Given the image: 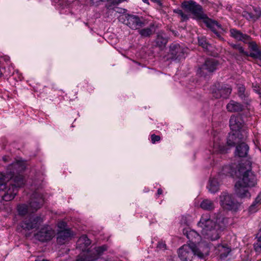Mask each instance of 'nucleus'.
<instances>
[{
  "label": "nucleus",
  "instance_id": "obj_1",
  "mask_svg": "<svg viewBox=\"0 0 261 261\" xmlns=\"http://www.w3.org/2000/svg\"><path fill=\"white\" fill-rule=\"evenodd\" d=\"M251 168L249 161L242 163L238 166V177L239 180L235 185V192L237 196L242 199L250 197L247 188L253 187L257 183L256 177Z\"/></svg>",
  "mask_w": 261,
  "mask_h": 261
},
{
  "label": "nucleus",
  "instance_id": "obj_2",
  "mask_svg": "<svg viewBox=\"0 0 261 261\" xmlns=\"http://www.w3.org/2000/svg\"><path fill=\"white\" fill-rule=\"evenodd\" d=\"M226 219L217 217L216 222L213 221L209 214L202 215L197 226L201 229V233L204 238L212 241L217 240L224 228Z\"/></svg>",
  "mask_w": 261,
  "mask_h": 261
},
{
  "label": "nucleus",
  "instance_id": "obj_3",
  "mask_svg": "<svg viewBox=\"0 0 261 261\" xmlns=\"http://www.w3.org/2000/svg\"><path fill=\"white\" fill-rule=\"evenodd\" d=\"M14 175L6 174L5 173H0V184H7L6 189L2 191L3 194L1 195L3 200L6 201L13 199L17 194L18 188L21 187L25 182L22 175H17L13 179Z\"/></svg>",
  "mask_w": 261,
  "mask_h": 261
},
{
  "label": "nucleus",
  "instance_id": "obj_4",
  "mask_svg": "<svg viewBox=\"0 0 261 261\" xmlns=\"http://www.w3.org/2000/svg\"><path fill=\"white\" fill-rule=\"evenodd\" d=\"M209 251L210 247L206 243L201 242L197 245L193 244L184 245L178 249V254L181 261H192L194 255L204 258Z\"/></svg>",
  "mask_w": 261,
  "mask_h": 261
},
{
  "label": "nucleus",
  "instance_id": "obj_5",
  "mask_svg": "<svg viewBox=\"0 0 261 261\" xmlns=\"http://www.w3.org/2000/svg\"><path fill=\"white\" fill-rule=\"evenodd\" d=\"M91 243L90 240L86 235H83L79 239L77 242V248L83 252V254L80 255L76 261H94L107 249V246L103 245L96 247L94 250L89 251L88 247Z\"/></svg>",
  "mask_w": 261,
  "mask_h": 261
},
{
  "label": "nucleus",
  "instance_id": "obj_6",
  "mask_svg": "<svg viewBox=\"0 0 261 261\" xmlns=\"http://www.w3.org/2000/svg\"><path fill=\"white\" fill-rule=\"evenodd\" d=\"M220 204L221 207L226 210L237 211L241 204L239 202L235 201L233 198L232 195L226 192H223L219 196Z\"/></svg>",
  "mask_w": 261,
  "mask_h": 261
},
{
  "label": "nucleus",
  "instance_id": "obj_7",
  "mask_svg": "<svg viewBox=\"0 0 261 261\" xmlns=\"http://www.w3.org/2000/svg\"><path fill=\"white\" fill-rule=\"evenodd\" d=\"M121 19H123V23L133 30H139L148 23V21L144 18L137 15L126 14Z\"/></svg>",
  "mask_w": 261,
  "mask_h": 261
},
{
  "label": "nucleus",
  "instance_id": "obj_8",
  "mask_svg": "<svg viewBox=\"0 0 261 261\" xmlns=\"http://www.w3.org/2000/svg\"><path fill=\"white\" fill-rule=\"evenodd\" d=\"M181 7L187 12L192 13L197 19H200L204 14L201 6L192 0L184 2L181 4Z\"/></svg>",
  "mask_w": 261,
  "mask_h": 261
},
{
  "label": "nucleus",
  "instance_id": "obj_9",
  "mask_svg": "<svg viewBox=\"0 0 261 261\" xmlns=\"http://www.w3.org/2000/svg\"><path fill=\"white\" fill-rule=\"evenodd\" d=\"M211 91L215 98H227L231 92V89L227 85L218 83L212 86Z\"/></svg>",
  "mask_w": 261,
  "mask_h": 261
},
{
  "label": "nucleus",
  "instance_id": "obj_10",
  "mask_svg": "<svg viewBox=\"0 0 261 261\" xmlns=\"http://www.w3.org/2000/svg\"><path fill=\"white\" fill-rule=\"evenodd\" d=\"M218 65V62L216 59L213 58L208 59L199 68L198 72L201 76H206L216 70Z\"/></svg>",
  "mask_w": 261,
  "mask_h": 261
},
{
  "label": "nucleus",
  "instance_id": "obj_11",
  "mask_svg": "<svg viewBox=\"0 0 261 261\" xmlns=\"http://www.w3.org/2000/svg\"><path fill=\"white\" fill-rule=\"evenodd\" d=\"M44 203V198L41 193L35 192L32 195L30 201V211L32 213L37 212L40 209Z\"/></svg>",
  "mask_w": 261,
  "mask_h": 261
},
{
  "label": "nucleus",
  "instance_id": "obj_12",
  "mask_svg": "<svg viewBox=\"0 0 261 261\" xmlns=\"http://www.w3.org/2000/svg\"><path fill=\"white\" fill-rule=\"evenodd\" d=\"M55 235V232L49 226H44L35 234L36 239L41 242L50 241Z\"/></svg>",
  "mask_w": 261,
  "mask_h": 261
},
{
  "label": "nucleus",
  "instance_id": "obj_13",
  "mask_svg": "<svg viewBox=\"0 0 261 261\" xmlns=\"http://www.w3.org/2000/svg\"><path fill=\"white\" fill-rule=\"evenodd\" d=\"M229 126L232 132H239L243 134L245 132L246 135L247 134L240 116H232L229 120Z\"/></svg>",
  "mask_w": 261,
  "mask_h": 261
},
{
  "label": "nucleus",
  "instance_id": "obj_14",
  "mask_svg": "<svg viewBox=\"0 0 261 261\" xmlns=\"http://www.w3.org/2000/svg\"><path fill=\"white\" fill-rule=\"evenodd\" d=\"M186 50V48L178 43H172L169 47V54L171 56V59L179 60L185 58L184 55Z\"/></svg>",
  "mask_w": 261,
  "mask_h": 261
},
{
  "label": "nucleus",
  "instance_id": "obj_15",
  "mask_svg": "<svg viewBox=\"0 0 261 261\" xmlns=\"http://www.w3.org/2000/svg\"><path fill=\"white\" fill-rule=\"evenodd\" d=\"M233 133L229 134L227 139V144L230 147L239 144L243 141L246 137V133L244 132V134L239 132H232Z\"/></svg>",
  "mask_w": 261,
  "mask_h": 261
},
{
  "label": "nucleus",
  "instance_id": "obj_16",
  "mask_svg": "<svg viewBox=\"0 0 261 261\" xmlns=\"http://www.w3.org/2000/svg\"><path fill=\"white\" fill-rule=\"evenodd\" d=\"M43 219L39 216H37L34 218L25 219L22 223V227L23 229L31 230L38 227L42 222Z\"/></svg>",
  "mask_w": 261,
  "mask_h": 261
},
{
  "label": "nucleus",
  "instance_id": "obj_17",
  "mask_svg": "<svg viewBox=\"0 0 261 261\" xmlns=\"http://www.w3.org/2000/svg\"><path fill=\"white\" fill-rule=\"evenodd\" d=\"M184 234L186 236L187 239L191 243L190 244H193L198 245L199 241L201 239V236L194 230L191 229L189 228H186L183 230Z\"/></svg>",
  "mask_w": 261,
  "mask_h": 261
},
{
  "label": "nucleus",
  "instance_id": "obj_18",
  "mask_svg": "<svg viewBox=\"0 0 261 261\" xmlns=\"http://www.w3.org/2000/svg\"><path fill=\"white\" fill-rule=\"evenodd\" d=\"M229 32L230 37L238 41H241L245 43H247L251 39L249 35L242 33L240 31L236 29H230Z\"/></svg>",
  "mask_w": 261,
  "mask_h": 261
},
{
  "label": "nucleus",
  "instance_id": "obj_19",
  "mask_svg": "<svg viewBox=\"0 0 261 261\" xmlns=\"http://www.w3.org/2000/svg\"><path fill=\"white\" fill-rule=\"evenodd\" d=\"M59 229L57 234V243L59 245L65 243V222H60L58 225Z\"/></svg>",
  "mask_w": 261,
  "mask_h": 261
},
{
  "label": "nucleus",
  "instance_id": "obj_20",
  "mask_svg": "<svg viewBox=\"0 0 261 261\" xmlns=\"http://www.w3.org/2000/svg\"><path fill=\"white\" fill-rule=\"evenodd\" d=\"M199 20H202L206 26L210 29L212 31L215 30V29L223 30L221 24H219L217 21L209 18L205 14H203V16Z\"/></svg>",
  "mask_w": 261,
  "mask_h": 261
},
{
  "label": "nucleus",
  "instance_id": "obj_21",
  "mask_svg": "<svg viewBox=\"0 0 261 261\" xmlns=\"http://www.w3.org/2000/svg\"><path fill=\"white\" fill-rule=\"evenodd\" d=\"M25 169V166L23 163L20 161H17L10 165L9 166V170L5 173L6 174H12L14 175L15 173H18Z\"/></svg>",
  "mask_w": 261,
  "mask_h": 261
},
{
  "label": "nucleus",
  "instance_id": "obj_22",
  "mask_svg": "<svg viewBox=\"0 0 261 261\" xmlns=\"http://www.w3.org/2000/svg\"><path fill=\"white\" fill-rule=\"evenodd\" d=\"M243 16L249 20L255 21L261 15V10L259 8L253 7L252 12L245 11L243 12Z\"/></svg>",
  "mask_w": 261,
  "mask_h": 261
},
{
  "label": "nucleus",
  "instance_id": "obj_23",
  "mask_svg": "<svg viewBox=\"0 0 261 261\" xmlns=\"http://www.w3.org/2000/svg\"><path fill=\"white\" fill-rule=\"evenodd\" d=\"M215 250L216 253L218 254L221 259L226 257L231 251V248L226 244L218 245Z\"/></svg>",
  "mask_w": 261,
  "mask_h": 261
},
{
  "label": "nucleus",
  "instance_id": "obj_24",
  "mask_svg": "<svg viewBox=\"0 0 261 261\" xmlns=\"http://www.w3.org/2000/svg\"><path fill=\"white\" fill-rule=\"evenodd\" d=\"M249 148L248 145L242 141L236 147L235 152L236 155L240 158L246 156L248 152Z\"/></svg>",
  "mask_w": 261,
  "mask_h": 261
},
{
  "label": "nucleus",
  "instance_id": "obj_25",
  "mask_svg": "<svg viewBox=\"0 0 261 261\" xmlns=\"http://www.w3.org/2000/svg\"><path fill=\"white\" fill-rule=\"evenodd\" d=\"M168 42V38L163 31H160L157 33L155 43L160 48H164Z\"/></svg>",
  "mask_w": 261,
  "mask_h": 261
},
{
  "label": "nucleus",
  "instance_id": "obj_26",
  "mask_svg": "<svg viewBox=\"0 0 261 261\" xmlns=\"http://www.w3.org/2000/svg\"><path fill=\"white\" fill-rule=\"evenodd\" d=\"M226 109L230 112H239L243 110V107L241 103L231 100L227 105Z\"/></svg>",
  "mask_w": 261,
  "mask_h": 261
},
{
  "label": "nucleus",
  "instance_id": "obj_27",
  "mask_svg": "<svg viewBox=\"0 0 261 261\" xmlns=\"http://www.w3.org/2000/svg\"><path fill=\"white\" fill-rule=\"evenodd\" d=\"M139 30V33L142 37H150L155 31L154 24L151 23L148 27Z\"/></svg>",
  "mask_w": 261,
  "mask_h": 261
},
{
  "label": "nucleus",
  "instance_id": "obj_28",
  "mask_svg": "<svg viewBox=\"0 0 261 261\" xmlns=\"http://www.w3.org/2000/svg\"><path fill=\"white\" fill-rule=\"evenodd\" d=\"M220 184L217 178H211L207 186L208 191L212 193H215L219 191Z\"/></svg>",
  "mask_w": 261,
  "mask_h": 261
},
{
  "label": "nucleus",
  "instance_id": "obj_29",
  "mask_svg": "<svg viewBox=\"0 0 261 261\" xmlns=\"http://www.w3.org/2000/svg\"><path fill=\"white\" fill-rule=\"evenodd\" d=\"M200 206L203 210L208 211L213 210L215 207L214 201L208 199L203 200L200 204Z\"/></svg>",
  "mask_w": 261,
  "mask_h": 261
},
{
  "label": "nucleus",
  "instance_id": "obj_30",
  "mask_svg": "<svg viewBox=\"0 0 261 261\" xmlns=\"http://www.w3.org/2000/svg\"><path fill=\"white\" fill-rule=\"evenodd\" d=\"M222 173L227 176H238V169L236 170L231 165H226L223 167L222 170Z\"/></svg>",
  "mask_w": 261,
  "mask_h": 261
},
{
  "label": "nucleus",
  "instance_id": "obj_31",
  "mask_svg": "<svg viewBox=\"0 0 261 261\" xmlns=\"http://www.w3.org/2000/svg\"><path fill=\"white\" fill-rule=\"evenodd\" d=\"M17 211L18 214L21 216H24L28 213H33L30 211L29 204H21L17 205Z\"/></svg>",
  "mask_w": 261,
  "mask_h": 261
},
{
  "label": "nucleus",
  "instance_id": "obj_32",
  "mask_svg": "<svg viewBox=\"0 0 261 261\" xmlns=\"http://www.w3.org/2000/svg\"><path fill=\"white\" fill-rule=\"evenodd\" d=\"M256 242L254 244V249L257 253L261 252V230L257 233Z\"/></svg>",
  "mask_w": 261,
  "mask_h": 261
},
{
  "label": "nucleus",
  "instance_id": "obj_33",
  "mask_svg": "<svg viewBox=\"0 0 261 261\" xmlns=\"http://www.w3.org/2000/svg\"><path fill=\"white\" fill-rule=\"evenodd\" d=\"M198 43L200 46H202L203 48L207 51L210 50L212 48L211 44L207 42L205 37L199 38Z\"/></svg>",
  "mask_w": 261,
  "mask_h": 261
},
{
  "label": "nucleus",
  "instance_id": "obj_34",
  "mask_svg": "<svg viewBox=\"0 0 261 261\" xmlns=\"http://www.w3.org/2000/svg\"><path fill=\"white\" fill-rule=\"evenodd\" d=\"M247 56L251 57L253 59L257 60V62L261 66V51L258 49L256 51H254L248 53V55Z\"/></svg>",
  "mask_w": 261,
  "mask_h": 261
},
{
  "label": "nucleus",
  "instance_id": "obj_35",
  "mask_svg": "<svg viewBox=\"0 0 261 261\" xmlns=\"http://www.w3.org/2000/svg\"><path fill=\"white\" fill-rule=\"evenodd\" d=\"M55 6L59 9L64 10L65 6V0H53Z\"/></svg>",
  "mask_w": 261,
  "mask_h": 261
},
{
  "label": "nucleus",
  "instance_id": "obj_36",
  "mask_svg": "<svg viewBox=\"0 0 261 261\" xmlns=\"http://www.w3.org/2000/svg\"><path fill=\"white\" fill-rule=\"evenodd\" d=\"M214 149L215 151H219L220 153H225L227 151V149L225 146L216 143L214 144Z\"/></svg>",
  "mask_w": 261,
  "mask_h": 261
},
{
  "label": "nucleus",
  "instance_id": "obj_37",
  "mask_svg": "<svg viewBox=\"0 0 261 261\" xmlns=\"http://www.w3.org/2000/svg\"><path fill=\"white\" fill-rule=\"evenodd\" d=\"M261 199H260L258 197L256 198L255 201L253 202V203L250 205L249 208V211L250 213H254L256 211V205L258 203L260 202Z\"/></svg>",
  "mask_w": 261,
  "mask_h": 261
},
{
  "label": "nucleus",
  "instance_id": "obj_38",
  "mask_svg": "<svg viewBox=\"0 0 261 261\" xmlns=\"http://www.w3.org/2000/svg\"><path fill=\"white\" fill-rule=\"evenodd\" d=\"M173 12L179 15L181 17L182 21H185L188 19V15L185 14L182 11L179 9H174Z\"/></svg>",
  "mask_w": 261,
  "mask_h": 261
},
{
  "label": "nucleus",
  "instance_id": "obj_39",
  "mask_svg": "<svg viewBox=\"0 0 261 261\" xmlns=\"http://www.w3.org/2000/svg\"><path fill=\"white\" fill-rule=\"evenodd\" d=\"M231 46L233 48L237 49L241 54L244 55L245 56L248 55V53L245 51L241 46L237 44H231Z\"/></svg>",
  "mask_w": 261,
  "mask_h": 261
},
{
  "label": "nucleus",
  "instance_id": "obj_40",
  "mask_svg": "<svg viewBox=\"0 0 261 261\" xmlns=\"http://www.w3.org/2000/svg\"><path fill=\"white\" fill-rule=\"evenodd\" d=\"M249 44V48L250 50L252 51V52L256 51L258 49V46L256 44V43L255 42L253 41H250V39L249 40V41L247 43Z\"/></svg>",
  "mask_w": 261,
  "mask_h": 261
},
{
  "label": "nucleus",
  "instance_id": "obj_41",
  "mask_svg": "<svg viewBox=\"0 0 261 261\" xmlns=\"http://www.w3.org/2000/svg\"><path fill=\"white\" fill-rule=\"evenodd\" d=\"M74 236L75 234L70 229L66 228V240L71 239Z\"/></svg>",
  "mask_w": 261,
  "mask_h": 261
},
{
  "label": "nucleus",
  "instance_id": "obj_42",
  "mask_svg": "<svg viewBox=\"0 0 261 261\" xmlns=\"http://www.w3.org/2000/svg\"><path fill=\"white\" fill-rule=\"evenodd\" d=\"M151 139L152 143H155L161 140V137L159 136L152 134L151 135Z\"/></svg>",
  "mask_w": 261,
  "mask_h": 261
},
{
  "label": "nucleus",
  "instance_id": "obj_43",
  "mask_svg": "<svg viewBox=\"0 0 261 261\" xmlns=\"http://www.w3.org/2000/svg\"><path fill=\"white\" fill-rule=\"evenodd\" d=\"M252 88L254 91H255L256 93H258L260 90L261 89V88L258 86L257 84H252Z\"/></svg>",
  "mask_w": 261,
  "mask_h": 261
},
{
  "label": "nucleus",
  "instance_id": "obj_44",
  "mask_svg": "<svg viewBox=\"0 0 261 261\" xmlns=\"http://www.w3.org/2000/svg\"><path fill=\"white\" fill-rule=\"evenodd\" d=\"M245 89L244 86H240L239 87L238 91L240 94V96L242 97V95H244Z\"/></svg>",
  "mask_w": 261,
  "mask_h": 261
},
{
  "label": "nucleus",
  "instance_id": "obj_45",
  "mask_svg": "<svg viewBox=\"0 0 261 261\" xmlns=\"http://www.w3.org/2000/svg\"><path fill=\"white\" fill-rule=\"evenodd\" d=\"M218 29H215V30L212 31L216 35V36L220 40H223V38L221 36L220 34L217 31Z\"/></svg>",
  "mask_w": 261,
  "mask_h": 261
},
{
  "label": "nucleus",
  "instance_id": "obj_46",
  "mask_svg": "<svg viewBox=\"0 0 261 261\" xmlns=\"http://www.w3.org/2000/svg\"><path fill=\"white\" fill-rule=\"evenodd\" d=\"M6 187H7V184L4 185V184H0V196H1L2 194H3V193H3L2 191L6 189Z\"/></svg>",
  "mask_w": 261,
  "mask_h": 261
},
{
  "label": "nucleus",
  "instance_id": "obj_47",
  "mask_svg": "<svg viewBox=\"0 0 261 261\" xmlns=\"http://www.w3.org/2000/svg\"><path fill=\"white\" fill-rule=\"evenodd\" d=\"M165 246H166L165 244L161 243H159L158 244V247L162 249V248H164L165 247Z\"/></svg>",
  "mask_w": 261,
  "mask_h": 261
},
{
  "label": "nucleus",
  "instance_id": "obj_48",
  "mask_svg": "<svg viewBox=\"0 0 261 261\" xmlns=\"http://www.w3.org/2000/svg\"><path fill=\"white\" fill-rule=\"evenodd\" d=\"M162 193H163V190L160 188L158 189V191H157V195H158V196L160 195Z\"/></svg>",
  "mask_w": 261,
  "mask_h": 261
},
{
  "label": "nucleus",
  "instance_id": "obj_49",
  "mask_svg": "<svg viewBox=\"0 0 261 261\" xmlns=\"http://www.w3.org/2000/svg\"><path fill=\"white\" fill-rule=\"evenodd\" d=\"M35 261H49V260H47V259H41L40 258H37Z\"/></svg>",
  "mask_w": 261,
  "mask_h": 261
},
{
  "label": "nucleus",
  "instance_id": "obj_50",
  "mask_svg": "<svg viewBox=\"0 0 261 261\" xmlns=\"http://www.w3.org/2000/svg\"><path fill=\"white\" fill-rule=\"evenodd\" d=\"M145 3L148 4V0H142Z\"/></svg>",
  "mask_w": 261,
  "mask_h": 261
},
{
  "label": "nucleus",
  "instance_id": "obj_51",
  "mask_svg": "<svg viewBox=\"0 0 261 261\" xmlns=\"http://www.w3.org/2000/svg\"><path fill=\"white\" fill-rule=\"evenodd\" d=\"M107 8L108 9H112L111 5H109L108 6H107Z\"/></svg>",
  "mask_w": 261,
  "mask_h": 261
},
{
  "label": "nucleus",
  "instance_id": "obj_52",
  "mask_svg": "<svg viewBox=\"0 0 261 261\" xmlns=\"http://www.w3.org/2000/svg\"><path fill=\"white\" fill-rule=\"evenodd\" d=\"M258 94L259 95L260 97H261V89L260 90V91L258 92Z\"/></svg>",
  "mask_w": 261,
  "mask_h": 261
}]
</instances>
